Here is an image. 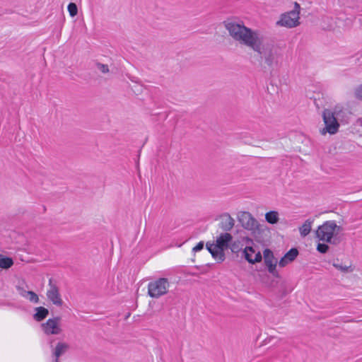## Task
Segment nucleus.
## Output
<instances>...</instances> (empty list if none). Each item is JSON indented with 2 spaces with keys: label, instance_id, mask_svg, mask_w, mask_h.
Here are the masks:
<instances>
[{
  "label": "nucleus",
  "instance_id": "1",
  "mask_svg": "<svg viewBox=\"0 0 362 362\" xmlns=\"http://www.w3.org/2000/svg\"><path fill=\"white\" fill-rule=\"evenodd\" d=\"M255 49H252L259 56V62L261 66L264 69L272 72L277 69L283 59L282 49L272 42H264L261 36L256 42Z\"/></svg>",
  "mask_w": 362,
  "mask_h": 362
},
{
  "label": "nucleus",
  "instance_id": "2",
  "mask_svg": "<svg viewBox=\"0 0 362 362\" xmlns=\"http://www.w3.org/2000/svg\"><path fill=\"white\" fill-rule=\"evenodd\" d=\"M223 24L229 35L240 45L250 49L257 47L256 42L261 37L257 30H252L243 23L235 21H224Z\"/></svg>",
  "mask_w": 362,
  "mask_h": 362
},
{
  "label": "nucleus",
  "instance_id": "3",
  "mask_svg": "<svg viewBox=\"0 0 362 362\" xmlns=\"http://www.w3.org/2000/svg\"><path fill=\"white\" fill-rule=\"evenodd\" d=\"M345 116L346 111L341 106L336 105L332 108L325 109L322 112L325 127L320 129V134L325 136L327 134L330 135L337 134Z\"/></svg>",
  "mask_w": 362,
  "mask_h": 362
},
{
  "label": "nucleus",
  "instance_id": "4",
  "mask_svg": "<svg viewBox=\"0 0 362 362\" xmlns=\"http://www.w3.org/2000/svg\"><path fill=\"white\" fill-rule=\"evenodd\" d=\"M342 230V227L338 226L334 221H327L319 226L315 234L316 238L322 242L337 245L340 242L338 235Z\"/></svg>",
  "mask_w": 362,
  "mask_h": 362
},
{
  "label": "nucleus",
  "instance_id": "5",
  "mask_svg": "<svg viewBox=\"0 0 362 362\" xmlns=\"http://www.w3.org/2000/svg\"><path fill=\"white\" fill-rule=\"evenodd\" d=\"M233 240V236L229 233H223L217 237L216 243L207 242L206 247L211 253L212 257L218 263L225 260L226 256L224 251L229 248L230 243Z\"/></svg>",
  "mask_w": 362,
  "mask_h": 362
},
{
  "label": "nucleus",
  "instance_id": "6",
  "mask_svg": "<svg viewBox=\"0 0 362 362\" xmlns=\"http://www.w3.org/2000/svg\"><path fill=\"white\" fill-rule=\"evenodd\" d=\"M300 6L297 2L294 3V8L288 12L282 13L279 20L276 21L277 26L293 28L300 24Z\"/></svg>",
  "mask_w": 362,
  "mask_h": 362
},
{
  "label": "nucleus",
  "instance_id": "7",
  "mask_svg": "<svg viewBox=\"0 0 362 362\" xmlns=\"http://www.w3.org/2000/svg\"><path fill=\"white\" fill-rule=\"evenodd\" d=\"M170 284L167 278H158L148 284V294L152 298H159L168 293Z\"/></svg>",
  "mask_w": 362,
  "mask_h": 362
},
{
  "label": "nucleus",
  "instance_id": "8",
  "mask_svg": "<svg viewBox=\"0 0 362 362\" xmlns=\"http://www.w3.org/2000/svg\"><path fill=\"white\" fill-rule=\"evenodd\" d=\"M46 296L48 300L53 305L57 307H61L63 305V300L59 293V288L52 279H49Z\"/></svg>",
  "mask_w": 362,
  "mask_h": 362
},
{
  "label": "nucleus",
  "instance_id": "9",
  "mask_svg": "<svg viewBox=\"0 0 362 362\" xmlns=\"http://www.w3.org/2000/svg\"><path fill=\"white\" fill-rule=\"evenodd\" d=\"M238 221L246 230L255 231L259 228L258 221L250 212H241L238 215Z\"/></svg>",
  "mask_w": 362,
  "mask_h": 362
},
{
  "label": "nucleus",
  "instance_id": "10",
  "mask_svg": "<svg viewBox=\"0 0 362 362\" xmlns=\"http://www.w3.org/2000/svg\"><path fill=\"white\" fill-rule=\"evenodd\" d=\"M60 317H56L52 319H49L46 322L42 324V328L43 332L46 334H59L62 332V328L60 327Z\"/></svg>",
  "mask_w": 362,
  "mask_h": 362
},
{
  "label": "nucleus",
  "instance_id": "11",
  "mask_svg": "<svg viewBox=\"0 0 362 362\" xmlns=\"http://www.w3.org/2000/svg\"><path fill=\"white\" fill-rule=\"evenodd\" d=\"M265 265L267 267L268 272L274 276L279 278V274L276 269L277 261L274 259L273 252L269 250L265 249L263 252Z\"/></svg>",
  "mask_w": 362,
  "mask_h": 362
},
{
  "label": "nucleus",
  "instance_id": "12",
  "mask_svg": "<svg viewBox=\"0 0 362 362\" xmlns=\"http://www.w3.org/2000/svg\"><path fill=\"white\" fill-rule=\"evenodd\" d=\"M245 259L250 264H255L262 261V257L260 252H256L251 246H246L243 250Z\"/></svg>",
  "mask_w": 362,
  "mask_h": 362
},
{
  "label": "nucleus",
  "instance_id": "13",
  "mask_svg": "<svg viewBox=\"0 0 362 362\" xmlns=\"http://www.w3.org/2000/svg\"><path fill=\"white\" fill-rule=\"evenodd\" d=\"M235 226L234 218L228 213L223 214L219 217L218 227L226 233L232 230Z\"/></svg>",
  "mask_w": 362,
  "mask_h": 362
},
{
  "label": "nucleus",
  "instance_id": "14",
  "mask_svg": "<svg viewBox=\"0 0 362 362\" xmlns=\"http://www.w3.org/2000/svg\"><path fill=\"white\" fill-rule=\"evenodd\" d=\"M298 255V250L296 248H291L284 255V256L279 262V267H286L288 264L292 262L297 257Z\"/></svg>",
  "mask_w": 362,
  "mask_h": 362
},
{
  "label": "nucleus",
  "instance_id": "15",
  "mask_svg": "<svg viewBox=\"0 0 362 362\" xmlns=\"http://www.w3.org/2000/svg\"><path fill=\"white\" fill-rule=\"evenodd\" d=\"M243 242H245V243L247 245L253 243L252 240L247 237L243 238L242 240H238L231 242L229 246V248L230 249L231 252L233 253H238V252H240L243 246Z\"/></svg>",
  "mask_w": 362,
  "mask_h": 362
},
{
  "label": "nucleus",
  "instance_id": "16",
  "mask_svg": "<svg viewBox=\"0 0 362 362\" xmlns=\"http://www.w3.org/2000/svg\"><path fill=\"white\" fill-rule=\"evenodd\" d=\"M69 349V345L66 343L59 342L53 349V356L54 359L52 362H59V358L64 354Z\"/></svg>",
  "mask_w": 362,
  "mask_h": 362
},
{
  "label": "nucleus",
  "instance_id": "17",
  "mask_svg": "<svg viewBox=\"0 0 362 362\" xmlns=\"http://www.w3.org/2000/svg\"><path fill=\"white\" fill-rule=\"evenodd\" d=\"M313 222V218H308L299 228V232L302 237H305L310 233Z\"/></svg>",
  "mask_w": 362,
  "mask_h": 362
},
{
  "label": "nucleus",
  "instance_id": "18",
  "mask_svg": "<svg viewBox=\"0 0 362 362\" xmlns=\"http://www.w3.org/2000/svg\"><path fill=\"white\" fill-rule=\"evenodd\" d=\"M49 314V310L44 307H37L35 308V313L33 318L37 322H40L45 319Z\"/></svg>",
  "mask_w": 362,
  "mask_h": 362
},
{
  "label": "nucleus",
  "instance_id": "19",
  "mask_svg": "<svg viewBox=\"0 0 362 362\" xmlns=\"http://www.w3.org/2000/svg\"><path fill=\"white\" fill-rule=\"evenodd\" d=\"M13 264L12 258L8 257H4L0 254V271L2 269H8L11 267Z\"/></svg>",
  "mask_w": 362,
  "mask_h": 362
},
{
  "label": "nucleus",
  "instance_id": "20",
  "mask_svg": "<svg viewBox=\"0 0 362 362\" xmlns=\"http://www.w3.org/2000/svg\"><path fill=\"white\" fill-rule=\"evenodd\" d=\"M266 221L271 224L276 223L279 220V213L276 211H270L265 214Z\"/></svg>",
  "mask_w": 362,
  "mask_h": 362
},
{
  "label": "nucleus",
  "instance_id": "21",
  "mask_svg": "<svg viewBox=\"0 0 362 362\" xmlns=\"http://www.w3.org/2000/svg\"><path fill=\"white\" fill-rule=\"evenodd\" d=\"M332 265L334 268L344 274L353 272L354 270V267L351 264L343 265L339 262H333Z\"/></svg>",
  "mask_w": 362,
  "mask_h": 362
},
{
  "label": "nucleus",
  "instance_id": "22",
  "mask_svg": "<svg viewBox=\"0 0 362 362\" xmlns=\"http://www.w3.org/2000/svg\"><path fill=\"white\" fill-rule=\"evenodd\" d=\"M67 9L71 17L76 16L78 13V8L76 4L74 3H69Z\"/></svg>",
  "mask_w": 362,
  "mask_h": 362
},
{
  "label": "nucleus",
  "instance_id": "23",
  "mask_svg": "<svg viewBox=\"0 0 362 362\" xmlns=\"http://www.w3.org/2000/svg\"><path fill=\"white\" fill-rule=\"evenodd\" d=\"M95 67L99 71H100L101 73H103L104 74H108L110 72L109 67L107 64H102L100 62H96Z\"/></svg>",
  "mask_w": 362,
  "mask_h": 362
},
{
  "label": "nucleus",
  "instance_id": "24",
  "mask_svg": "<svg viewBox=\"0 0 362 362\" xmlns=\"http://www.w3.org/2000/svg\"><path fill=\"white\" fill-rule=\"evenodd\" d=\"M26 294L27 297L25 298H28L30 302L35 303H37L39 302V297L35 292L29 291Z\"/></svg>",
  "mask_w": 362,
  "mask_h": 362
},
{
  "label": "nucleus",
  "instance_id": "25",
  "mask_svg": "<svg viewBox=\"0 0 362 362\" xmlns=\"http://www.w3.org/2000/svg\"><path fill=\"white\" fill-rule=\"evenodd\" d=\"M329 248V247L325 243H318L317 245V250L322 254L326 253Z\"/></svg>",
  "mask_w": 362,
  "mask_h": 362
},
{
  "label": "nucleus",
  "instance_id": "26",
  "mask_svg": "<svg viewBox=\"0 0 362 362\" xmlns=\"http://www.w3.org/2000/svg\"><path fill=\"white\" fill-rule=\"evenodd\" d=\"M16 288L18 291V293H19V295H21L22 297H27V293L28 291H26L22 286L21 285H16Z\"/></svg>",
  "mask_w": 362,
  "mask_h": 362
},
{
  "label": "nucleus",
  "instance_id": "27",
  "mask_svg": "<svg viewBox=\"0 0 362 362\" xmlns=\"http://www.w3.org/2000/svg\"><path fill=\"white\" fill-rule=\"evenodd\" d=\"M204 247V242H199L195 247H193L192 251L194 252L202 250Z\"/></svg>",
  "mask_w": 362,
  "mask_h": 362
},
{
  "label": "nucleus",
  "instance_id": "28",
  "mask_svg": "<svg viewBox=\"0 0 362 362\" xmlns=\"http://www.w3.org/2000/svg\"><path fill=\"white\" fill-rule=\"evenodd\" d=\"M355 95L357 98L362 100V85L356 90Z\"/></svg>",
  "mask_w": 362,
  "mask_h": 362
},
{
  "label": "nucleus",
  "instance_id": "29",
  "mask_svg": "<svg viewBox=\"0 0 362 362\" xmlns=\"http://www.w3.org/2000/svg\"><path fill=\"white\" fill-rule=\"evenodd\" d=\"M142 86H140V85H136L135 86V89H133V90L135 92V93H141L142 92Z\"/></svg>",
  "mask_w": 362,
  "mask_h": 362
}]
</instances>
